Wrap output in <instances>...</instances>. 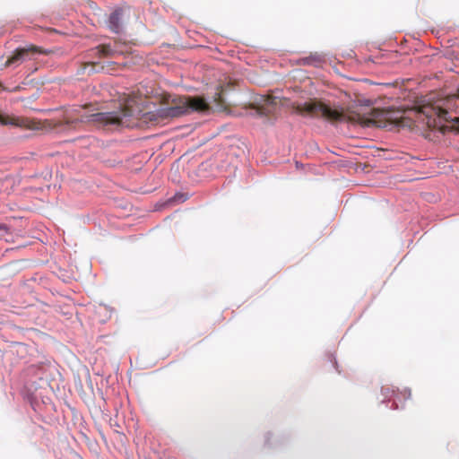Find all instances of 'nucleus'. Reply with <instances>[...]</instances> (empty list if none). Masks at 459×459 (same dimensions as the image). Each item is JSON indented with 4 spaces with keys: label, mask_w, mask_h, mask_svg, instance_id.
Instances as JSON below:
<instances>
[{
    "label": "nucleus",
    "mask_w": 459,
    "mask_h": 459,
    "mask_svg": "<svg viewBox=\"0 0 459 459\" xmlns=\"http://www.w3.org/2000/svg\"><path fill=\"white\" fill-rule=\"evenodd\" d=\"M302 62L305 65H317L321 62V58L319 56H308L304 58Z\"/></svg>",
    "instance_id": "f8f14e48"
},
{
    "label": "nucleus",
    "mask_w": 459,
    "mask_h": 459,
    "mask_svg": "<svg viewBox=\"0 0 459 459\" xmlns=\"http://www.w3.org/2000/svg\"><path fill=\"white\" fill-rule=\"evenodd\" d=\"M420 114L424 117L422 122L431 129L443 130L444 123L459 122V89L456 94L421 106Z\"/></svg>",
    "instance_id": "f03ea898"
},
{
    "label": "nucleus",
    "mask_w": 459,
    "mask_h": 459,
    "mask_svg": "<svg viewBox=\"0 0 459 459\" xmlns=\"http://www.w3.org/2000/svg\"><path fill=\"white\" fill-rule=\"evenodd\" d=\"M97 54L100 57H115L118 53L108 44H101L96 48Z\"/></svg>",
    "instance_id": "6e6552de"
},
{
    "label": "nucleus",
    "mask_w": 459,
    "mask_h": 459,
    "mask_svg": "<svg viewBox=\"0 0 459 459\" xmlns=\"http://www.w3.org/2000/svg\"><path fill=\"white\" fill-rule=\"evenodd\" d=\"M209 104L201 97H182L178 99V103L170 107L167 110L169 117H179L191 111H207Z\"/></svg>",
    "instance_id": "39448f33"
},
{
    "label": "nucleus",
    "mask_w": 459,
    "mask_h": 459,
    "mask_svg": "<svg viewBox=\"0 0 459 459\" xmlns=\"http://www.w3.org/2000/svg\"><path fill=\"white\" fill-rule=\"evenodd\" d=\"M47 52L40 49L36 46H30L29 48H17L11 56L3 64L2 68L10 66H18L24 62L30 55L34 54H46Z\"/></svg>",
    "instance_id": "423d86ee"
},
{
    "label": "nucleus",
    "mask_w": 459,
    "mask_h": 459,
    "mask_svg": "<svg viewBox=\"0 0 459 459\" xmlns=\"http://www.w3.org/2000/svg\"><path fill=\"white\" fill-rule=\"evenodd\" d=\"M121 25V18L120 13L116 11L112 13L108 18V28L113 31L117 33L120 30Z\"/></svg>",
    "instance_id": "9d476101"
},
{
    "label": "nucleus",
    "mask_w": 459,
    "mask_h": 459,
    "mask_svg": "<svg viewBox=\"0 0 459 459\" xmlns=\"http://www.w3.org/2000/svg\"><path fill=\"white\" fill-rule=\"evenodd\" d=\"M224 91V86L219 85L213 95L212 101L218 108H225L227 107L226 101L223 98Z\"/></svg>",
    "instance_id": "1a4fd4ad"
},
{
    "label": "nucleus",
    "mask_w": 459,
    "mask_h": 459,
    "mask_svg": "<svg viewBox=\"0 0 459 459\" xmlns=\"http://www.w3.org/2000/svg\"><path fill=\"white\" fill-rule=\"evenodd\" d=\"M391 113L386 110L372 108L368 114L355 113L348 120L365 127H386L391 120Z\"/></svg>",
    "instance_id": "20e7f679"
},
{
    "label": "nucleus",
    "mask_w": 459,
    "mask_h": 459,
    "mask_svg": "<svg viewBox=\"0 0 459 459\" xmlns=\"http://www.w3.org/2000/svg\"><path fill=\"white\" fill-rule=\"evenodd\" d=\"M92 105L74 106L65 109L60 120H47L54 129L66 126L75 129L78 125L91 123L97 126H126L134 127L138 125L142 110L133 99L127 100L118 111L95 112Z\"/></svg>",
    "instance_id": "f257e3e1"
},
{
    "label": "nucleus",
    "mask_w": 459,
    "mask_h": 459,
    "mask_svg": "<svg viewBox=\"0 0 459 459\" xmlns=\"http://www.w3.org/2000/svg\"><path fill=\"white\" fill-rule=\"evenodd\" d=\"M87 67H91V72L92 73L99 72L100 69L102 70L104 68L100 63L94 62L85 64L83 69L86 70Z\"/></svg>",
    "instance_id": "9b49d317"
},
{
    "label": "nucleus",
    "mask_w": 459,
    "mask_h": 459,
    "mask_svg": "<svg viewBox=\"0 0 459 459\" xmlns=\"http://www.w3.org/2000/svg\"><path fill=\"white\" fill-rule=\"evenodd\" d=\"M329 359H330L331 362H333V366L335 368H337V361L335 360V359L332 355L329 356Z\"/></svg>",
    "instance_id": "ddd939ff"
},
{
    "label": "nucleus",
    "mask_w": 459,
    "mask_h": 459,
    "mask_svg": "<svg viewBox=\"0 0 459 459\" xmlns=\"http://www.w3.org/2000/svg\"><path fill=\"white\" fill-rule=\"evenodd\" d=\"M262 100L263 103L258 106L257 112L262 116H273L276 111L278 99L273 96H264Z\"/></svg>",
    "instance_id": "0eeeda50"
},
{
    "label": "nucleus",
    "mask_w": 459,
    "mask_h": 459,
    "mask_svg": "<svg viewBox=\"0 0 459 459\" xmlns=\"http://www.w3.org/2000/svg\"><path fill=\"white\" fill-rule=\"evenodd\" d=\"M293 108L298 114H306L311 117H322L331 122L342 121L346 117L345 114L342 110L333 109L320 101L294 104Z\"/></svg>",
    "instance_id": "7ed1b4c3"
}]
</instances>
